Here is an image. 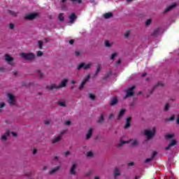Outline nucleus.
<instances>
[{
	"label": "nucleus",
	"mask_w": 179,
	"mask_h": 179,
	"mask_svg": "<svg viewBox=\"0 0 179 179\" xmlns=\"http://www.w3.org/2000/svg\"><path fill=\"white\" fill-rule=\"evenodd\" d=\"M125 143H129L130 146H136L138 145V141L135 139L129 140L128 141H120V143L118 145V147L122 146Z\"/></svg>",
	"instance_id": "1"
},
{
	"label": "nucleus",
	"mask_w": 179,
	"mask_h": 179,
	"mask_svg": "<svg viewBox=\"0 0 179 179\" xmlns=\"http://www.w3.org/2000/svg\"><path fill=\"white\" fill-rule=\"evenodd\" d=\"M66 83H68V79L64 78L59 86H57V85L53 84L51 85V89H59L60 87H65L66 86Z\"/></svg>",
	"instance_id": "2"
},
{
	"label": "nucleus",
	"mask_w": 179,
	"mask_h": 179,
	"mask_svg": "<svg viewBox=\"0 0 179 179\" xmlns=\"http://www.w3.org/2000/svg\"><path fill=\"white\" fill-rule=\"evenodd\" d=\"M156 134V127H153L150 130H145V135L147 136L148 139H150L152 136H153Z\"/></svg>",
	"instance_id": "3"
},
{
	"label": "nucleus",
	"mask_w": 179,
	"mask_h": 179,
	"mask_svg": "<svg viewBox=\"0 0 179 179\" xmlns=\"http://www.w3.org/2000/svg\"><path fill=\"white\" fill-rule=\"evenodd\" d=\"M8 101L10 106H15L16 104V97L12 94H8Z\"/></svg>",
	"instance_id": "4"
},
{
	"label": "nucleus",
	"mask_w": 179,
	"mask_h": 179,
	"mask_svg": "<svg viewBox=\"0 0 179 179\" xmlns=\"http://www.w3.org/2000/svg\"><path fill=\"white\" fill-rule=\"evenodd\" d=\"M20 56L24 58V59H34L35 55L33 53H21Z\"/></svg>",
	"instance_id": "5"
},
{
	"label": "nucleus",
	"mask_w": 179,
	"mask_h": 179,
	"mask_svg": "<svg viewBox=\"0 0 179 179\" xmlns=\"http://www.w3.org/2000/svg\"><path fill=\"white\" fill-rule=\"evenodd\" d=\"M92 66V63L89 64H85V63H81L80 65L78 66V69H89Z\"/></svg>",
	"instance_id": "6"
},
{
	"label": "nucleus",
	"mask_w": 179,
	"mask_h": 179,
	"mask_svg": "<svg viewBox=\"0 0 179 179\" xmlns=\"http://www.w3.org/2000/svg\"><path fill=\"white\" fill-rule=\"evenodd\" d=\"M38 17V13H34L29 14L25 17V19H29V20H33V19H36V17Z\"/></svg>",
	"instance_id": "7"
},
{
	"label": "nucleus",
	"mask_w": 179,
	"mask_h": 179,
	"mask_svg": "<svg viewBox=\"0 0 179 179\" xmlns=\"http://www.w3.org/2000/svg\"><path fill=\"white\" fill-rule=\"evenodd\" d=\"M178 143V141L176 139L171 140L169 145L166 148V150H169L171 148H173V146H176V145Z\"/></svg>",
	"instance_id": "8"
},
{
	"label": "nucleus",
	"mask_w": 179,
	"mask_h": 179,
	"mask_svg": "<svg viewBox=\"0 0 179 179\" xmlns=\"http://www.w3.org/2000/svg\"><path fill=\"white\" fill-rule=\"evenodd\" d=\"M134 89H135V86H132L131 88L127 90L126 97L134 96Z\"/></svg>",
	"instance_id": "9"
},
{
	"label": "nucleus",
	"mask_w": 179,
	"mask_h": 179,
	"mask_svg": "<svg viewBox=\"0 0 179 179\" xmlns=\"http://www.w3.org/2000/svg\"><path fill=\"white\" fill-rule=\"evenodd\" d=\"M5 59H6V61L8 62V64H9L10 65H13V58L12 57H10V55H6Z\"/></svg>",
	"instance_id": "10"
},
{
	"label": "nucleus",
	"mask_w": 179,
	"mask_h": 179,
	"mask_svg": "<svg viewBox=\"0 0 179 179\" xmlns=\"http://www.w3.org/2000/svg\"><path fill=\"white\" fill-rule=\"evenodd\" d=\"M76 167H78V164H73L72 167L70 169L71 174H73V175L76 174V172L75 171Z\"/></svg>",
	"instance_id": "11"
},
{
	"label": "nucleus",
	"mask_w": 179,
	"mask_h": 179,
	"mask_svg": "<svg viewBox=\"0 0 179 179\" xmlns=\"http://www.w3.org/2000/svg\"><path fill=\"white\" fill-rule=\"evenodd\" d=\"M9 134H10L9 130H6V133L1 136V139L3 141H6L8 139V136H9Z\"/></svg>",
	"instance_id": "12"
},
{
	"label": "nucleus",
	"mask_w": 179,
	"mask_h": 179,
	"mask_svg": "<svg viewBox=\"0 0 179 179\" xmlns=\"http://www.w3.org/2000/svg\"><path fill=\"white\" fill-rule=\"evenodd\" d=\"M177 6V3H173L169 7L165 9V12H169V10H171V9L176 8Z\"/></svg>",
	"instance_id": "13"
},
{
	"label": "nucleus",
	"mask_w": 179,
	"mask_h": 179,
	"mask_svg": "<svg viewBox=\"0 0 179 179\" xmlns=\"http://www.w3.org/2000/svg\"><path fill=\"white\" fill-rule=\"evenodd\" d=\"M131 117H128L127 119L126 124L124 126V128H129V127L131 126Z\"/></svg>",
	"instance_id": "14"
},
{
	"label": "nucleus",
	"mask_w": 179,
	"mask_h": 179,
	"mask_svg": "<svg viewBox=\"0 0 179 179\" xmlns=\"http://www.w3.org/2000/svg\"><path fill=\"white\" fill-rule=\"evenodd\" d=\"M59 141H61V136H57L52 139V143H57Z\"/></svg>",
	"instance_id": "15"
},
{
	"label": "nucleus",
	"mask_w": 179,
	"mask_h": 179,
	"mask_svg": "<svg viewBox=\"0 0 179 179\" xmlns=\"http://www.w3.org/2000/svg\"><path fill=\"white\" fill-rule=\"evenodd\" d=\"M75 19H76V15H75V13H72L69 16L70 23H73V20H75Z\"/></svg>",
	"instance_id": "16"
},
{
	"label": "nucleus",
	"mask_w": 179,
	"mask_h": 179,
	"mask_svg": "<svg viewBox=\"0 0 179 179\" xmlns=\"http://www.w3.org/2000/svg\"><path fill=\"white\" fill-rule=\"evenodd\" d=\"M92 134H93V129L90 128L87 134V139L92 138Z\"/></svg>",
	"instance_id": "17"
},
{
	"label": "nucleus",
	"mask_w": 179,
	"mask_h": 179,
	"mask_svg": "<svg viewBox=\"0 0 179 179\" xmlns=\"http://www.w3.org/2000/svg\"><path fill=\"white\" fill-rule=\"evenodd\" d=\"M118 101V99L117 97H114L111 101H110V104L111 106H115Z\"/></svg>",
	"instance_id": "18"
},
{
	"label": "nucleus",
	"mask_w": 179,
	"mask_h": 179,
	"mask_svg": "<svg viewBox=\"0 0 179 179\" xmlns=\"http://www.w3.org/2000/svg\"><path fill=\"white\" fill-rule=\"evenodd\" d=\"M103 17L105 19H110V17H113V13H107L103 15Z\"/></svg>",
	"instance_id": "19"
},
{
	"label": "nucleus",
	"mask_w": 179,
	"mask_h": 179,
	"mask_svg": "<svg viewBox=\"0 0 179 179\" xmlns=\"http://www.w3.org/2000/svg\"><path fill=\"white\" fill-rule=\"evenodd\" d=\"M124 114H125V109H121L120 110V113H119L117 119L120 120V118H121V117H122V115H124Z\"/></svg>",
	"instance_id": "20"
},
{
	"label": "nucleus",
	"mask_w": 179,
	"mask_h": 179,
	"mask_svg": "<svg viewBox=\"0 0 179 179\" xmlns=\"http://www.w3.org/2000/svg\"><path fill=\"white\" fill-rule=\"evenodd\" d=\"M175 134H168L165 136L166 139H171L174 138Z\"/></svg>",
	"instance_id": "21"
},
{
	"label": "nucleus",
	"mask_w": 179,
	"mask_h": 179,
	"mask_svg": "<svg viewBox=\"0 0 179 179\" xmlns=\"http://www.w3.org/2000/svg\"><path fill=\"white\" fill-rule=\"evenodd\" d=\"M89 78H90L89 76H87L86 78V80L85 81H83L81 85L80 86V89H82V87H83V85H85L86 80H89Z\"/></svg>",
	"instance_id": "22"
},
{
	"label": "nucleus",
	"mask_w": 179,
	"mask_h": 179,
	"mask_svg": "<svg viewBox=\"0 0 179 179\" xmlns=\"http://www.w3.org/2000/svg\"><path fill=\"white\" fill-rule=\"evenodd\" d=\"M112 45H113V44L110 43L108 41H105V45H106V47H111Z\"/></svg>",
	"instance_id": "23"
},
{
	"label": "nucleus",
	"mask_w": 179,
	"mask_h": 179,
	"mask_svg": "<svg viewBox=\"0 0 179 179\" xmlns=\"http://www.w3.org/2000/svg\"><path fill=\"white\" fill-rule=\"evenodd\" d=\"M38 44L40 50H41V48H43V41H38Z\"/></svg>",
	"instance_id": "24"
},
{
	"label": "nucleus",
	"mask_w": 179,
	"mask_h": 179,
	"mask_svg": "<svg viewBox=\"0 0 179 179\" xmlns=\"http://www.w3.org/2000/svg\"><path fill=\"white\" fill-rule=\"evenodd\" d=\"M87 157H92V156H93V152L89 151V152L87 153Z\"/></svg>",
	"instance_id": "25"
},
{
	"label": "nucleus",
	"mask_w": 179,
	"mask_h": 179,
	"mask_svg": "<svg viewBox=\"0 0 179 179\" xmlns=\"http://www.w3.org/2000/svg\"><path fill=\"white\" fill-rule=\"evenodd\" d=\"M117 176H120V171L118 169H115V176L117 177Z\"/></svg>",
	"instance_id": "26"
},
{
	"label": "nucleus",
	"mask_w": 179,
	"mask_h": 179,
	"mask_svg": "<svg viewBox=\"0 0 179 179\" xmlns=\"http://www.w3.org/2000/svg\"><path fill=\"white\" fill-rule=\"evenodd\" d=\"M59 20L63 21L64 20V14L60 13L59 15Z\"/></svg>",
	"instance_id": "27"
},
{
	"label": "nucleus",
	"mask_w": 179,
	"mask_h": 179,
	"mask_svg": "<svg viewBox=\"0 0 179 179\" xmlns=\"http://www.w3.org/2000/svg\"><path fill=\"white\" fill-rule=\"evenodd\" d=\"M169 108H170V104L166 103V105L164 106V110L167 111V110H169Z\"/></svg>",
	"instance_id": "28"
},
{
	"label": "nucleus",
	"mask_w": 179,
	"mask_h": 179,
	"mask_svg": "<svg viewBox=\"0 0 179 179\" xmlns=\"http://www.w3.org/2000/svg\"><path fill=\"white\" fill-rule=\"evenodd\" d=\"M104 115H101V117L99 120V122H103V121L104 120Z\"/></svg>",
	"instance_id": "29"
},
{
	"label": "nucleus",
	"mask_w": 179,
	"mask_h": 179,
	"mask_svg": "<svg viewBox=\"0 0 179 179\" xmlns=\"http://www.w3.org/2000/svg\"><path fill=\"white\" fill-rule=\"evenodd\" d=\"M73 3H80L82 0H71Z\"/></svg>",
	"instance_id": "30"
},
{
	"label": "nucleus",
	"mask_w": 179,
	"mask_h": 179,
	"mask_svg": "<svg viewBox=\"0 0 179 179\" xmlns=\"http://www.w3.org/2000/svg\"><path fill=\"white\" fill-rule=\"evenodd\" d=\"M96 96H94V94H90V99H91V100H94Z\"/></svg>",
	"instance_id": "31"
},
{
	"label": "nucleus",
	"mask_w": 179,
	"mask_h": 179,
	"mask_svg": "<svg viewBox=\"0 0 179 179\" xmlns=\"http://www.w3.org/2000/svg\"><path fill=\"white\" fill-rule=\"evenodd\" d=\"M59 105L61 106V107H65L66 106L65 102L64 101L59 102Z\"/></svg>",
	"instance_id": "32"
},
{
	"label": "nucleus",
	"mask_w": 179,
	"mask_h": 179,
	"mask_svg": "<svg viewBox=\"0 0 179 179\" xmlns=\"http://www.w3.org/2000/svg\"><path fill=\"white\" fill-rule=\"evenodd\" d=\"M150 23H152V20H148L147 22H145V24H146V26H149V24H150Z\"/></svg>",
	"instance_id": "33"
},
{
	"label": "nucleus",
	"mask_w": 179,
	"mask_h": 179,
	"mask_svg": "<svg viewBox=\"0 0 179 179\" xmlns=\"http://www.w3.org/2000/svg\"><path fill=\"white\" fill-rule=\"evenodd\" d=\"M43 55V52L41 51H38L37 52V57H41Z\"/></svg>",
	"instance_id": "34"
},
{
	"label": "nucleus",
	"mask_w": 179,
	"mask_h": 179,
	"mask_svg": "<svg viewBox=\"0 0 179 179\" xmlns=\"http://www.w3.org/2000/svg\"><path fill=\"white\" fill-rule=\"evenodd\" d=\"M5 107V103L4 102H1L0 103V108H3Z\"/></svg>",
	"instance_id": "35"
},
{
	"label": "nucleus",
	"mask_w": 179,
	"mask_h": 179,
	"mask_svg": "<svg viewBox=\"0 0 179 179\" xmlns=\"http://www.w3.org/2000/svg\"><path fill=\"white\" fill-rule=\"evenodd\" d=\"M101 69V66L100 65H98V67H97V69H96V72H97V73H98V72H100Z\"/></svg>",
	"instance_id": "36"
},
{
	"label": "nucleus",
	"mask_w": 179,
	"mask_h": 179,
	"mask_svg": "<svg viewBox=\"0 0 179 179\" xmlns=\"http://www.w3.org/2000/svg\"><path fill=\"white\" fill-rule=\"evenodd\" d=\"M115 57H117V53H113L111 56V59H114V58H115Z\"/></svg>",
	"instance_id": "37"
},
{
	"label": "nucleus",
	"mask_w": 179,
	"mask_h": 179,
	"mask_svg": "<svg viewBox=\"0 0 179 179\" xmlns=\"http://www.w3.org/2000/svg\"><path fill=\"white\" fill-rule=\"evenodd\" d=\"M129 33H130V31H127L125 33V34H124L125 37H129Z\"/></svg>",
	"instance_id": "38"
},
{
	"label": "nucleus",
	"mask_w": 179,
	"mask_h": 179,
	"mask_svg": "<svg viewBox=\"0 0 179 179\" xmlns=\"http://www.w3.org/2000/svg\"><path fill=\"white\" fill-rule=\"evenodd\" d=\"M58 167H57L56 169H53L51 172H50V174H52V173H55V171H57V170H58Z\"/></svg>",
	"instance_id": "39"
},
{
	"label": "nucleus",
	"mask_w": 179,
	"mask_h": 179,
	"mask_svg": "<svg viewBox=\"0 0 179 179\" xmlns=\"http://www.w3.org/2000/svg\"><path fill=\"white\" fill-rule=\"evenodd\" d=\"M9 27H10V29H15V24H10Z\"/></svg>",
	"instance_id": "40"
},
{
	"label": "nucleus",
	"mask_w": 179,
	"mask_h": 179,
	"mask_svg": "<svg viewBox=\"0 0 179 179\" xmlns=\"http://www.w3.org/2000/svg\"><path fill=\"white\" fill-rule=\"evenodd\" d=\"M11 134L13 135V136H14L15 138H16V136H17V134L15 132H11Z\"/></svg>",
	"instance_id": "41"
},
{
	"label": "nucleus",
	"mask_w": 179,
	"mask_h": 179,
	"mask_svg": "<svg viewBox=\"0 0 179 179\" xmlns=\"http://www.w3.org/2000/svg\"><path fill=\"white\" fill-rule=\"evenodd\" d=\"M36 153H37V149L34 148V150H33V155H36Z\"/></svg>",
	"instance_id": "42"
},
{
	"label": "nucleus",
	"mask_w": 179,
	"mask_h": 179,
	"mask_svg": "<svg viewBox=\"0 0 179 179\" xmlns=\"http://www.w3.org/2000/svg\"><path fill=\"white\" fill-rule=\"evenodd\" d=\"M66 125H71V121L68 120L65 122Z\"/></svg>",
	"instance_id": "43"
},
{
	"label": "nucleus",
	"mask_w": 179,
	"mask_h": 179,
	"mask_svg": "<svg viewBox=\"0 0 179 179\" xmlns=\"http://www.w3.org/2000/svg\"><path fill=\"white\" fill-rule=\"evenodd\" d=\"M152 159H153V158L147 159L145 160L146 163H148V162H152Z\"/></svg>",
	"instance_id": "44"
},
{
	"label": "nucleus",
	"mask_w": 179,
	"mask_h": 179,
	"mask_svg": "<svg viewBox=\"0 0 179 179\" xmlns=\"http://www.w3.org/2000/svg\"><path fill=\"white\" fill-rule=\"evenodd\" d=\"M80 55V52H79V51H77V52H76V55Z\"/></svg>",
	"instance_id": "45"
},
{
	"label": "nucleus",
	"mask_w": 179,
	"mask_h": 179,
	"mask_svg": "<svg viewBox=\"0 0 179 179\" xmlns=\"http://www.w3.org/2000/svg\"><path fill=\"white\" fill-rule=\"evenodd\" d=\"M10 15H13V16H16V14L15 13H14L13 12H12V11H10Z\"/></svg>",
	"instance_id": "46"
},
{
	"label": "nucleus",
	"mask_w": 179,
	"mask_h": 179,
	"mask_svg": "<svg viewBox=\"0 0 179 179\" xmlns=\"http://www.w3.org/2000/svg\"><path fill=\"white\" fill-rule=\"evenodd\" d=\"M175 117L174 116H171L170 118V121H173L174 120Z\"/></svg>",
	"instance_id": "47"
},
{
	"label": "nucleus",
	"mask_w": 179,
	"mask_h": 179,
	"mask_svg": "<svg viewBox=\"0 0 179 179\" xmlns=\"http://www.w3.org/2000/svg\"><path fill=\"white\" fill-rule=\"evenodd\" d=\"M71 83H73V85H75V83H76V81L75 80H73L71 81Z\"/></svg>",
	"instance_id": "48"
},
{
	"label": "nucleus",
	"mask_w": 179,
	"mask_h": 179,
	"mask_svg": "<svg viewBox=\"0 0 179 179\" xmlns=\"http://www.w3.org/2000/svg\"><path fill=\"white\" fill-rule=\"evenodd\" d=\"M69 44H73V40H71V41H69Z\"/></svg>",
	"instance_id": "49"
},
{
	"label": "nucleus",
	"mask_w": 179,
	"mask_h": 179,
	"mask_svg": "<svg viewBox=\"0 0 179 179\" xmlns=\"http://www.w3.org/2000/svg\"><path fill=\"white\" fill-rule=\"evenodd\" d=\"M65 155L66 156H68V155H69V151L66 152Z\"/></svg>",
	"instance_id": "50"
},
{
	"label": "nucleus",
	"mask_w": 179,
	"mask_h": 179,
	"mask_svg": "<svg viewBox=\"0 0 179 179\" xmlns=\"http://www.w3.org/2000/svg\"><path fill=\"white\" fill-rule=\"evenodd\" d=\"M134 164V162L129 163V166H132Z\"/></svg>",
	"instance_id": "51"
},
{
	"label": "nucleus",
	"mask_w": 179,
	"mask_h": 179,
	"mask_svg": "<svg viewBox=\"0 0 179 179\" xmlns=\"http://www.w3.org/2000/svg\"><path fill=\"white\" fill-rule=\"evenodd\" d=\"M113 117H114L113 115H110L109 118H112Z\"/></svg>",
	"instance_id": "52"
},
{
	"label": "nucleus",
	"mask_w": 179,
	"mask_h": 179,
	"mask_svg": "<svg viewBox=\"0 0 179 179\" xmlns=\"http://www.w3.org/2000/svg\"><path fill=\"white\" fill-rule=\"evenodd\" d=\"M55 160H58V157H55Z\"/></svg>",
	"instance_id": "53"
},
{
	"label": "nucleus",
	"mask_w": 179,
	"mask_h": 179,
	"mask_svg": "<svg viewBox=\"0 0 179 179\" xmlns=\"http://www.w3.org/2000/svg\"><path fill=\"white\" fill-rule=\"evenodd\" d=\"M43 170H47V166H44Z\"/></svg>",
	"instance_id": "54"
},
{
	"label": "nucleus",
	"mask_w": 179,
	"mask_h": 179,
	"mask_svg": "<svg viewBox=\"0 0 179 179\" xmlns=\"http://www.w3.org/2000/svg\"><path fill=\"white\" fill-rule=\"evenodd\" d=\"M100 178H99V176H96L95 179H99Z\"/></svg>",
	"instance_id": "55"
},
{
	"label": "nucleus",
	"mask_w": 179,
	"mask_h": 179,
	"mask_svg": "<svg viewBox=\"0 0 179 179\" xmlns=\"http://www.w3.org/2000/svg\"><path fill=\"white\" fill-rule=\"evenodd\" d=\"M62 2H66V0H62Z\"/></svg>",
	"instance_id": "56"
},
{
	"label": "nucleus",
	"mask_w": 179,
	"mask_h": 179,
	"mask_svg": "<svg viewBox=\"0 0 179 179\" xmlns=\"http://www.w3.org/2000/svg\"><path fill=\"white\" fill-rule=\"evenodd\" d=\"M1 72H3V70H2V68L0 69Z\"/></svg>",
	"instance_id": "57"
},
{
	"label": "nucleus",
	"mask_w": 179,
	"mask_h": 179,
	"mask_svg": "<svg viewBox=\"0 0 179 179\" xmlns=\"http://www.w3.org/2000/svg\"><path fill=\"white\" fill-rule=\"evenodd\" d=\"M120 63H121V61L119 60V61L117 62V64H120Z\"/></svg>",
	"instance_id": "58"
},
{
	"label": "nucleus",
	"mask_w": 179,
	"mask_h": 179,
	"mask_svg": "<svg viewBox=\"0 0 179 179\" xmlns=\"http://www.w3.org/2000/svg\"><path fill=\"white\" fill-rule=\"evenodd\" d=\"M132 0H127L128 2H131Z\"/></svg>",
	"instance_id": "59"
},
{
	"label": "nucleus",
	"mask_w": 179,
	"mask_h": 179,
	"mask_svg": "<svg viewBox=\"0 0 179 179\" xmlns=\"http://www.w3.org/2000/svg\"><path fill=\"white\" fill-rule=\"evenodd\" d=\"M146 75V73L143 74V76H145Z\"/></svg>",
	"instance_id": "60"
},
{
	"label": "nucleus",
	"mask_w": 179,
	"mask_h": 179,
	"mask_svg": "<svg viewBox=\"0 0 179 179\" xmlns=\"http://www.w3.org/2000/svg\"><path fill=\"white\" fill-rule=\"evenodd\" d=\"M45 124H48V122H45Z\"/></svg>",
	"instance_id": "61"
},
{
	"label": "nucleus",
	"mask_w": 179,
	"mask_h": 179,
	"mask_svg": "<svg viewBox=\"0 0 179 179\" xmlns=\"http://www.w3.org/2000/svg\"><path fill=\"white\" fill-rule=\"evenodd\" d=\"M155 155H156V153H154V156H155Z\"/></svg>",
	"instance_id": "62"
}]
</instances>
